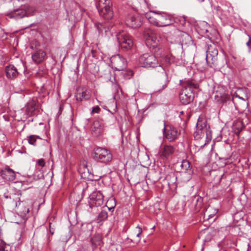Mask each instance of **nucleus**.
I'll return each instance as SVG.
<instances>
[{
	"mask_svg": "<svg viewBox=\"0 0 251 251\" xmlns=\"http://www.w3.org/2000/svg\"><path fill=\"white\" fill-rule=\"evenodd\" d=\"M25 15L26 12L23 9L15 10L8 14V16L10 18H15L16 19L23 18L25 16Z\"/></svg>",
	"mask_w": 251,
	"mask_h": 251,
	"instance_id": "b1692460",
	"label": "nucleus"
},
{
	"mask_svg": "<svg viewBox=\"0 0 251 251\" xmlns=\"http://www.w3.org/2000/svg\"><path fill=\"white\" fill-rule=\"evenodd\" d=\"M37 108L36 102L34 100L29 101L25 106V112L30 116L32 114Z\"/></svg>",
	"mask_w": 251,
	"mask_h": 251,
	"instance_id": "5701e85b",
	"label": "nucleus"
},
{
	"mask_svg": "<svg viewBox=\"0 0 251 251\" xmlns=\"http://www.w3.org/2000/svg\"><path fill=\"white\" fill-rule=\"evenodd\" d=\"M91 131L93 135L98 136L101 134L103 131V126L99 121H95L91 127Z\"/></svg>",
	"mask_w": 251,
	"mask_h": 251,
	"instance_id": "f3484780",
	"label": "nucleus"
},
{
	"mask_svg": "<svg viewBox=\"0 0 251 251\" xmlns=\"http://www.w3.org/2000/svg\"><path fill=\"white\" fill-rule=\"evenodd\" d=\"M197 130L194 133V138L196 140L203 139L204 145L209 142L212 138L211 132L209 127L206 126L205 122L198 119L197 124Z\"/></svg>",
	"mask_w": 251,
	"mask_h": 251,
	"instance_id": "20e7f679",
	"label": "nucleus"
},
{
	"mask_svg": "<svg viewBox=\"0 0 251 251\" xmlns=\"http://www.w3.org/2000/svg\"><path fill=\"white\" fill-rule=\"evenodd\" d=\"M169 80L167 78L164 81H159L155 85V90L157 92H160L164 90L168 85Z\"/></svg>",
	"mask_w": 251,
	"mask_h": 251,
	"instance_id": "bb28decb",
	"label": "nucleus"
},
{
	"mask_svg": "<svg viewBox=\"0 0 251 251\" xmlns=\"http://www.w3.org/2000/svg\"><path fill=\"white\" fill-rule=\"evenodd\" d=\"M110 60V66L115 70L122 71L126 67V59L119 54L112 56Z\"/></svg>",
	"mask_w": 251,
	"mask_h": 251,
	"instance_id": "f8f14e48",
	"label": "nucleus"
},
{
	"mask_svg": "<svg viewBox=\"0 0 251 251\" xmlns=\"http://www.w3.org/2000/svg\"><path fill=\"white\" fill-rule=\"evenodd\" d=\"M114 205H115V202H114ZM114 206H112V207H108V209H109V210H113V209H114Z\"/></svg>",
	"mask_w": 251,
	"mask_h": 251,
	"instance_id": "79ce46f5",
	"label": "nucleus"
},
{
	"mask_svg": "<svg viewBox=\"0 0 251 251\" xmlns=\"http://www.w3.org/2000/svg\"><path fill=\"white\" fill-rule=\"evenodd\" d=\"M126 22L128 26L132 28L139 27L142 24L141 17L138 15H129L126 18Z\"/></svg>",
	"mask_w": 251,
	"mask_h": 251,
	"instance_id": "dca6fc26",
	"label": "nucleus"
},
{
	"mask_svg": "<svg viewBox=\"0 0 251 251\" xmlns=\"http://www.w3.org/2000/svg\"><path fill=\"white\" fill-rule=\"evenodd\" d=\"M181 166L182 169L184 171L182 172L181 175L185 177L184 181H188L191 179L193 173L190 163L188 160H183L181 162Z\"/></svg>",
	"mask_w": 251,
	"mask_h": 251,
	"instance_id": "2eb2a0df",
	"label": "nucleus"
},
{
	"mask_svg": "<svg viewBox=\"0 0 251 251\" xmlns=\"http://www.w3.org/2000/svg\"><path fill=\"white\" fill-rule=\"evenodd\" d=\"M218 50L214 45L208 46L206 50V60L207 64L210 67L216 66L217 61Z\"/></svg>",
	"mask_w": 251,
	"mask_h": 251,
	"instance_id": "1a4fd4ad",
	"label": "nucleus"
},
{
	"mask_svg": "<svg viewBox=\"0 0 251 251\" xmlns=\"http://www.w3.org/2000/svg\"><path fill=\"white\" fill-rule=\"evenodd\" d=\"M9 248V246L6 245L4 242L1 241L0 242V251H8Z\"/></svg>",
	"mask_w": 251,
	"mask_h": 251,
	"instance_id": "f704fd0d",
	"label": "nucleus"
},
{
	"mask_svg": "<svg viewBox=\"0 0 251 251\" xmlns=\"http://www.w3.org/2000/svg\"><path fill=\"white\" fill-rule=\"evenodd\" d=\"M210 238H211V237H208V238H207V240H209V239L210 240Z\"/></svg>",
	"mask_w": 251,
	"mask_h": 251,
	"instance_id": "49530a36",
	"label": "nucleus"
},
{
	"mask_svg": "<svg viewBox=\"0 0 251 251\" xmlns=\"http://www.w3.org/2000/svg\"><path fill=\"white\" fill-rule=\"evenodd\" d=\"M136 236L138 238L137 242H138L140 241L141 235L142 233V229L139 226H137L136 227Z\"/></svg>",
	"mask_w": 251,
	"mask_h": 251,
	"instance_id": "473e14b6",
	"label": "nucleus"
},
{
	"mask_svg": "<svg viewBox=\"0 0 251 251\" xmlns=\"http://www.w3.org/2000/svg\"><path fill=\"white\" fill-rule=\"evenodd\" d=\"M37 164L41 167H44L45 163L43 159H40L37 161Z\"/></svg>",
	"mask_w": 251,
	"mask_h": 251,
	"instance_id": "4c0bfd02",
	"label": "nucleus"
},
{
	"mask_svg": "<svg viewBox=\"0 0 251 251\" xmlns=\"http://www.w3.org/2000/svg\"><path fill=\"white\" fill-rule=\"evenodd\" d=\"M246 45L249 48H250L251 47V39L250 38L249 39V41L247 42Z\"/></svg>",
	"mask_w": 251,
	"mask_h": 251,
	"instance_id": "a19ab883",
	"label": "nucleus"
},
{
	"mask_svg": "<svg viewBox=\"0 0 251 251\" xmlns=\"http://www.w3.org/2000/svg\"><path fill=\"white\" fill-rule=\"evenodd\" d=\"M46 57V53L41 50H36L32 54V60L36 64L42 62L45 59Z\"/></svg>",
	"mask_w": 251,
	"mask_h": 251,
	"instance_id": "6ab92c4d",
	"label": "nucleus"
},
{
	"mask_svg": "<svg viewBox=\"0 0 251 251\" xmlns=\"http://www.w3.org/2000/svg\"><path fill=\"white\" fill-rule=\"evenodd\" d=\"M127 241L128 242H132V240H131V239H127Z\"/></svg>",
	"mask_w": 251,
	"mask_h": 251,
	"instance_id": "c03bdc74",
	"label": "nucleus"
},
{
	"mask_svg": "<svg viewBox=\"0 0 251 251\" xmlns=\"http://www.w3.org/2000/svg\"><path fill=\"white\" fill-rule=\"evenodd\" d=\"M210 228H208L207 229H206L204 232L206 233H208L210 232Z\"/></svg>",
	"mask_w": 251,
	"mask_h": 251,
	"instance_id": "37998d69",
	"label": "nucleus"
},
{
	"mask_svg": "<svg viewBox=\"0 0 251 251\" xmlns=\"http://www.w3.org/2000/svg\"><path fill=\"white\" fill-rule=\"evenodd\" d=\"M104 196L100 191H94L92 193L88 200L89 209L87 210L90 212L93 211V209L95 207L100 206L103 203Z\"/></svg>",
	"mask_w": 251,
	"mask_h": 251,
	"instance_id": "0eeeda50",
	"label": "nucleus"
},
{
	"mask_svg": "<svg viewBox=\"0 0 251 251\" xmlns=\"http://www.w3.org/2000/svg\"><path fill=\"white\" fill-rule=\"evenodd\" d=\"M238 98H239V99H242V100H244V101H245V100H244V99L241 98V97H239Z\"/></svg>",
	"mask_w": 251,
	"mask_h": 251,
	"instance_id": "a18cd8bd",
	"label": "nucleus"
},
{
	"mask_svg": "<svg viewBox=\"0 0 251 251\" xmlns=\"http://www.w3.org/2000/svg\"><path fill=\"white\" fill-rule=\"evenodd\" d=\"M91 242L95 246H100L101 243V238L100 235L95 236L92 238Z\"/></svg>",
	"mask_w": 251,
	"mask_h": 251,
	"instance_id": "c756f323",
	"label": "nucleus"
},
{
	"mask_svg": "<svg viewBox=\"0 0 251 251\" xmlns=\"http://www.w3.org/2000/svg\"><path fill=\"white\" fill-rule=\"evenodd\" d=\"M22 203L23 204V205L25 204V202H24L23 201H19L18 202H16V206L18 208V209H21V205Z\"/></svg>",
	"mask_w": 251,
	"mask_h": 251,
	"instance_id": "58836bf2",
	"label": "nucleus"
},
{
	"mask_svg": "<svg viewBox=\"0 0 251 251\" xmlns=\"http://www.w3.org/2000/svg\"><path fill=\"white\" fill-rule=\"evenodd\" d=\"M107 212L104 210H101L100 213L98 216V220L99 221V222L106 220L107 218Z\"/></svg>",
	"mask_w": 251,
	"mask_h": 251,
	"instance_id": "c85d7f7f",
	"label": "nucleus"
},
{
	"mask_svg": "<svg viewBox=\"0 0 251 251\" xmlns=\"http://www.w3.org/2000/svg\"><path fill=\"white\" fill-rule=\"evenodd\" d=\"M228 98V96L225 93H219L217 91L214 96L215 100L218 102H225Z\"/></svg>",
	"mask_w": 251,
	"mask_h": 251,
	"instance_id": "a878e982",
	"label": "nucleus"
},
{
	"mask_svg": "<svg viewBox=\"0 0 251 251\" xmlns=\"http://www.w3.org/2000/svg\"><path fill=\"white\" fill-rule=\"evenodd\" d=\"M233 126L235 128L237 129L238 133H239L244 128V126L241 121L237 122L235 124H234Z\"/></svg>",
	"mask_w": 251,
	"mask_h": 251,
	"instance_id": "2f4dec72",
	"label": "nucleus"
},
{
	"mask_svg": "<svg viewBox=\"0 0 251 251\" xmlns=\"http://www.w3.org/2000/svg\"><path fill=\"white\" fill-rule=\"evenodd\" d=\"M100 111V108L98 106L94 107L91 111V114L99 113Z\"/></svg>",
	"mask_w": 251,
	"mask_h": 251,
	"instance_id": "e433bc0d",
	"label": "nucleus"
},
{
	"mask_svg": "<svg viewBox=\"0 0 251 251\" xmlns=\"http://www.w3.org/2000/svg\"><path fill=\"white\" fill-rule=\"evenodd\" d=\"M5 72L7 77L9 78H15L18 74L16 68L12 65L7 66L5 68Z\"/></svg>",
	"mask_w": 251,
	"mask_h": 251,
	"instance_id": "4be33fe9",
	"label": "nucleus"
},
{
	"mask_svg": "<svg viewBox=\"0 0 251 251\" xmlns=\"http://www.w3.org/2000/svg\"><path fill=\"white\" fill-rule=\"evenodd\" d=\"M0 174L5 182L13 181L16 178L15 172L7 166L1 170Z\"/></svg>",
	"mask_w": 251,
	"mask_h": 251,
	"instance_id": "4468645a",
	"label": "nucleus"
},
{
	"mask_svg": "<svg viewBox=\"0 0 251 251\" xmlns=\"http://www.w3.org/2000/svg\"><path fill=\"white\" fill-rule=\"evenodd\" d=\"M197 87V85L190 80H187L184 83L183 88L179 93V100L182 104L186 105L193 100L194 89Z\"/></svg>",
	"mask_w": 251,
	"mask_h": 251,
	"instance_id": "7ed1b4c3",
	"label": "nucleus"
},
{
	"mask_svg": "<svg viewBox=\"0 0 251 251\" xmlns=\"http://www.w3.org/2000/svg\"><path fill=\"white\" fill-rule=\"evenodd\" d=\"M33 177L35 180L41 179L43 177V173L40 170L37 171L34 174Z\"/></svg>",
	"mask_w": 251,
	"mask_h": 251,
	"instance_id": "72a5a7b5",
	"label": "nucleus"
},
{
	"mask_svg": "<svg viewBox=\"0 0 251 251\" xmlns=\"http://www.w3.org/2000/svg\"><path fill=\"white\" fill-rule=\"evenodd\" d=\"M203 198L199 196L195 195L192 200V206L194 207L196 212L199 211L202 207Z\"/></svg>",
	"mask_w": 251,
	"mask_h": 251,
	"instance_id": "aec40b11",
	"label": "nucleus"
},
{
	"mask_svg": "<svg viewBox=\"0 0 251 251\" xmlns=\"http://www.w3.org/2000/svg\"><path fill=\"white\" fill-rule=\"evenodd\" d=\"M175 150L174 146L166 144L161 147L159 154L162 159H167L174 154Z\"/></svg>",
	"mask_w": 251,
	"mask_h": 251,
	"instance_id": "ddd939ff",
	"label": "nucleus"
},
{
	"mask_svg": "<svg viewBox=\"0 0 251 251\" xmlns=\"http://www.w3.org/2000/svg\"><path fill=\"white\" fill-rule=\"evenodd\" d=\"M112 5L111 0H99L97 8L100 15L105 20L111 19L113 15Z\"/></svg>",
	"mask_w": 251,
	"mask_h": 251,
	"instance_id": "39448f33",
	"label": "nucleus"
},
{
	"mask_svg": "<svg viewBox=\"0 0 251 251\" xmlns=\"http://www.w3.org/2000/svg\"><path fill=\"white\" fill-rule=\"evenodd\" d=\"M75 97L77 101H81L88 99L90 95L85 87H79L76 89Z\"/></svg>",
	"mask_w": 251,
	"mask_h": 251,
	"instance_id": "a211bd4d",
	"label": "nucleus"
},
{
	"mask_svg": "<svg viewBox=\"0 0 251 251\" xmlns=\"http://www.w3.org/2000/svg\"><path fill=\"white\" fill-rule=\"evenodd\" d=\"M144 37L147 46L152 48L155 52L162 53L163 50L161 45V38L159 34L153 29L147 28L144 31Z\"/></svg>",
	"mask_w": 251,
	"mask_h": 251,
	"instance_id": "f03ea898",
	"label": "nucleus"
},
{
	"mask_svg": "<svg viewBox=\"0 0 251 251\" xmlns=\"http://www.w3.org/2000/svg\"><path fill=\"white\" fill-rule=\"evenodd\" d=\"M28 212H29V209L28 208H27V207H25L24 208V210H23L22 212L23 214H25L26 213H28Z\"/></svg>",
	"mask_w": 251,
	"mask_h": 251,
	"instance_id": "ea45409f",
	"label": "nucleus"
},
{
	"mask_svg": "<svg viewBox=\"0 0 251 251\" xmlns=\"http://www.w3.org/2000/svg\"><path fill=\"white\" fill-rule=\"evenodd\" d=\"M218 209L211 205L206 208L203 212V217L204 219H209L216 215Z\"/></svg>",
	"mask_w": 251,
	"mask_h": 251,
	"instance_id": "412c9836",
	"label": "nucleus"
},
{
	"mask_svg": "<svg viewBox=\"0 0 251 251\" xmlns=\"http://www.w3.org/2000/svg\"><path fill=\"white\" fill-rule=\"evenodd\" d=\"M158 66L168 65L174 61V57L172 55H165L162 56L160 59Z\"/></svg>",
	"mask_w": 251,
	"mask_h": 251,
	"instance_id": "393cba45",
	"label": "nucleus"
},
{
	"mask_svg": "<svg viewBox=\"0 0 251 251\" xmlns=\"http://www.w3.org/2000/svg\"><path fill=\"white\" fill-rule=\"evenodd\" d=\"M35 7L30 6H27L24 9V11L26 12L25 16H29L32 15L35 11Z\"/></svg>",
	"mask_w": 251,
	"mask_h": 251,
	"instance_id": "cd10ccee",
	"label": "nucleus"
},
{
	"mask_svg": "<svg viewBox=\"0 0 251 251\" xmlns=\"http://www.w3.org/2000/svg\"><path fill=\"white\" fill-rule=\"evenodd\" d=\"M93 158L98 162L107 164L112 159L110 151L104 148H97L94 151Z\"/></svg>",
	"mask_w": 251,
	"mask_h": 251,
	"instance_id": "423d86ee",
	"label": "nucleus"
},
{
	"mask_svg": "<svg viewBox=\"0 0 251 251\" xmlns=\"http://www.w3.org/2000/svg\"><path fill=\"white\" fill-rule=\"evenodd\" d=\"M163 134L164 138L169 142H171L175 141L177 138L180 134V132L174 126L166 125L164 124Z\"/></svg>",
	"mask_w": 251,
	"mask_h": 251,
	"instance_id": "9b49d317",
	"label": "nucleus"
},
{
	"mask_svg": "<svg viewBox=\"0 0 251 251\" xmlns=\"http://www.w3.org/2000/svg\"><path fill=\"white\" fill-rule=\"evenodd\" d=\"M117 39L120 46L123 49L128 50L133 46L131 37L126 32L123 31L117 34Z\"/></svg>",
	"mask_w": 251,
	"mask_h": 251,
	"instance_id": "9d476101",
	"label": "nucleus"
},
{
	"mask_svg": "<svg viewBox=\"0 0 251 251\" xmlns=\"http://www.w3.org/2000/svg\"><path fill=\"white\" fill-rule=\"evenodd\" d=\"M39 138V137L37 136H35L34 135H30L28 137V142L29 144L35 145V142L36 141L37 138Z\"/></svg>",
	"mask_w": 251,
	"mask_h": 251,
	"instance_id": "7c9ffc66",
	"label": "nucleus"
},
{
	"mask_svg": "<svg viewBox=\"0 0 251 251\" xmlns=\"http://www.w3.org/2000/svg\"><path fill=\"white\" fill-rule=\"evenodd\" d=\"M140 64L144 67H155L159 64V61L152 54L146 53L142 55L139 58Z\"/></svg>",
	"mask_w": 251,
	"mask_h": 251,
	"instance_id": "6e6552de",
	"label": "nucleus"
},
{
	"mask_svg": "<svg viewBox=\"0 0 251 251\" xmlns=\"http://www.w3.org/2000/svg\"><path fill=\"white\" fill-rule=\"evenodd\" d=\"M133 75V73L131 70L127 71L124 74V76L126 79H129Z\"/></svg>",
	"mask_w": 251,
	"mask_h": 251,
	"instance_id": "c9c22d12",
	"label": "nucleus"
},
{
	"mask_svg": "<svg viewBox=\"0 0 251 251\" xmlns=\"http://www.w3.org/2000/svg\"><path fill=\"white\" fill-rule=\"evenodd\" d=\"M145 17L151 25L157 27H165L174 23L173 17L166 13L150 11L145 14Z\"/></svg>",
	"mask_w": 251,
	"mask_h": 251,
	"instance_id": "f257e3e1",
	"label": "nucleus"
}]
</instances>
